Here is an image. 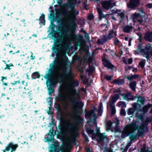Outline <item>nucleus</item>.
Wrapping results in <instances>:
<instances>
[{"label": "nucleus", "instance_id": "obj_51", "mask_svg": "<svg viewBox=\"0 0 152 152\" xmlns=\"http://www.w3.org/2000/svg\"><path fill=\"white\" fill-rule=\"evenodd\" d=\"M48 99L49 100L47 101L48 103H49V105L50 106V107H51L52 105H53V98L51 97H49L48 98Z\"/></svg>", "mask_w": 152, "mask_h": 152}, {"label": "nucleus", "instance_id": "obj_37", "mask_svg": "<svg viewBox=\"0 0 152 152\" xmlns=\"http://www.w3.org/2000/svg\"><path fill=\"white\" fill-rule=\"evenodd\" d=\"M39 20H40L41 23H42L43 25H45V15L42 13L41 16L39 17Z\"/></svg>", "mask_w": 152, "mask_h": 152}, {"label": "nucleus", "instance_id": "obj_46", "mask_svg": "<svg viewBox=\"0 0 152 152\" xmlns=\"http://www.w3.org/2000/svg\"><path fill=\"white\" fill-rule=\"evenodd\" d=\"M120 41L117 37H115V39L114 41V44L115 46H118L120 45Z\"/></svg>", "mask_w": 152, "mask_h": 152}, {"label": "nucleus", "instance_id": "obj_56", "mask_svg": "<svg viewBox=\"0 0 152 152\" xmlns=\"http://www.w3.org/2000/svg\"><path fill=\"white\" fill-rule=\"evenodd\" d=\"M112 107L111 115H114L116 113V110L114 106H113Z\"/></svg>", "mask_w": 152, "mask_h": 152}, {"label": "nucleus", "instance_id": "obj_18", "mask_svg": "<svg viewBox=\"0 0 152 152\" xmlns=\"http://www.w3.org/2000/svg\"><path fill=\"white\" fill-rule=\"evenodd\" d=\"M97 12L99 14V19L100 20H102L103 18H105L107 22H108V20L107 18V16L109 15L108 14H106V15H104L102 13V9L99 8H98Z\"/></svg>", "mask_w": 152, "mask_h": 152}, {"label": "nucleus", "instance_id": "obj_43", "mask_svg": "<svg viewBox=\"0 0 152 152\" xmlns=\"http://www.w3.org/2000/svg\"><path fill=\"white\" fill-rule=\"evenodd\" d=\"M117 15L120 17L121 19V21L123 20L125 18V15L124 12H121L120 13H118Z\"/></svg>", "mask_w": 152, "mask_h": 152}, {"label": "nucleus", "instance_id": "obj_3", "mask_svg": "<svg viewBox=\"0 0 152 152\" xmlns=\"http://www.w3.org/2000/svg\"><path fill=\"white\" fill-rule=\"evenodd\" d=\"M72 25L70 24L69 29H65L64 30L61 31V29L62 28V25L59 26L57 29L58 32L57 33L56 37L55 38L56 44H63L72 39L73 35L77 36L76 35L73 33L75 32L77 28H76L75 30H74L72 29Z\"/></svg>", "mask_w": 152, "mask_h": 152}, {"label": "nucleus", "instance_id": "obj_14", "mask_svg": "<svg viewBox=\"0 0 152 152\" xmlns=\"http://www.w3.org/2000/svg\"><path fill=\"white\" fill-rule=\"evenodd\" d=\"M140 3L139 0H129V4H127V6L128 8L134 9L138 6Z\"/></svg>", "mask_w": 152, "mask_h": 152}, {"label": "nucleus", "instance_id": "obj_41", "mask_svg": "<svg viewBox=\"0 0 152 152\" xmlns=\"http://www.w3.org/2000/svg\"><path fill=\"white\" fill-rule=\"evenodd\" d=\"M138 101L142 104H143L145 102V98L141 96L137 97Z\"/></svg>", "mask_w": 152, "mask_h": 152}, {"label": "nucleus", "instance_id": "obj_44", "mask_svg": "<svg viewBox=\"0 0 152 152\" xmlns=\"http://www.w3.org/2000/svg\"><path fill=\"white\" fill-rule=\"evenodd\" d=\"M144 121L148 125L149 122H152V116L146 118Z\"/></svg>", "mask_w": 152, "mask_h": 152}, {"label": "nucleus", "instance_id": "obj_33", "mask_svg": "<svg viewBox=\"0 0 152 152\" xmlns=\"http://www.w3.org/2000/svg\"><path fill=\"white\" fill-rule=\"evenodd\" d=\"M54 53H52V55L53 56H55V54H57L60 51L59 45H55L53 48Z\"/></svg>", "mask_w": 152, "mask_h": 152}, {"label": "nucleus", "instance_id": "obj_17", "mask_svg": "<svg viewBox=\"0 0 152 152\" xmlns=\"http://www.w3.org/2000/svg\"><path fill=\"white\" fill-rule=\"evenodd\" d=\"M95 115L94 110L91 109L89 111L86 112L85 118L87 120L88 119L90 120L92 118L93 116Z\"/></svg>", "mask_w": 152, "mask_h": 152}, {"label": "nucleus", "instance_id": "obj_63", "mask_svg": "<svg viewBox=\"0 0 152 152\" xmlns=\"http://www.w3.org/2000/svg\"><path fill=\"white\" fill-rule=\"evenodd\" d=\"M19 18H16V19L17 20L15 21L16 23H17L20 26H21L22 25V23H21Z\"/></svg>", "mask_w": 152, "mask_h": 152}, {"label": "nucleus", "instance_id": "obj_7", "mask_svg": "<svg viewBox=\"0 0 152 152\" xmlns=\"http://www.w3.org/2000/svg\"><path fill=\"white\" fill-rule=\"evenodd\" d=\"M137 127V121H133L131 123L128 124L125 126L122 132L121 137L124 139L129 136V135L131 134L130 133L131 129L136 128Z\"/></svg>", "mask_w": 152, "mask_h": 152}, {"label": "nucleus", "instance_id": "obj_5", "mask_svg": "<svg viewBox=\"0 0 152 152\" xmlns=\"http://www.w3.org/2000/svg\"><path fill=\"white\" fill-rule=\"evenodd\" d=\"M67 97L70 101L71 105L74 108L73 112L75 116H77L78 118L77 122H80L82 119V117L80 111L82 110L84 106V103L82 101H78L80 99L79 93L77 94H71L69 93H68Z\"/></svg>", "mask_w": 152, "mask_h": 152}, {"label": "nucleus", "instance_id": "obj_59", "mask_svg": "<svg viewBox=\"0 0 152 152\" xmlns=\"http://www.w3.org/2000/svg\"><path fill=\"white\" fill-rule=\"evenodd\" d=\"M124 78H127L129 80V82H130L134 79L132 76H130L129 75H127V76H125Z\"/></svg>", "mask_w": 152, "mask_h": 152}, {"label": "nucleus", "instance_id": "obj_54", "mask_svg": "<svg viewBox=\"0 0 152 152\" xmlns=\"http://www.w3.org/2000/svg\"><path fill=\"white\" fill-rule=\"evenodd\" d=\"M112 77L113 76L110 75H106L104 76V78L108 81L111 80Z\"/></svg>", "mask_w": 152, "mask_h": 152}, {"label": "nucleus", "instance_id": "obj_58", "mask_svg": "<svg viewBox=\"0 0 152 152\" xmlns=\"http://www.w3.org/2000/svg\"><path fill=\"white\" fill-rule=\"evenodd\" d=\"M120 115H121L125 116L126 115V112L125 109L124 108L121 109L120 111Z\"/></svg>", "mask_w": 152, "mask_h": 152}, {"label": "nucleus", "instance_id": "obj_20", "mask_svg": "<svg viewBox=\"0 0 152 152\" xmlns=\"http://www.w3.org/2000/svg\"><path fill=\"white\" fill-rule=\"evenodd\" d=\"M119 95H121L123 96V98L125 100H127V99H129V100H133L134 98V96L131 94L130 92L127 93H121L119 94Z\"/></svg>", "mask_w": 152, "mask_h": 152}, {"label": "nucleus", "instance_id": "obj_53", "mask_svg": "<svg viewBox=\"0 0 152 152\" xmlns=\"http://www.w3.org/2000/svg\"><path fill=\"white\" fill-rule=\"evenodd\" d=\"M6 67L4 68L5 69H9L10 70L11 69L10 68L11 66H14V65L12 63H10L9 64H6Z\"/></svg>", "mask_w": 152, "mask_h": 152}, {"label": "nucleus", "instance_id": "obj_61", "mask_svg": "<svg viewBox=\"0 0 152 152\" xmlns=\"http://www.w3.org/2000/svg\"><path fill=\"white\" fill-rule=\"evenodd\" d=\"M20 52V51L19 50H18L17 51H14V50H11L9 51V53L10 54H11L12 55H13L14 54H15L16 53H19Z\"/></svg>", "mask_w": 152, "mask_h": 152}, {"label": "nucleus", "instance_id": "obj_52", "mask_svg": "<svg viewBox=\"0 0 152 152\" xmlns=\"http://www.w3.org/2000/svg\"><path fill=\"white\" fill-rule=\"evenodd\" d=\"M79 58L78 56L77 55H74L72 57V61L74 62H76L77 61H79Z\"/></svg>", "mask_w": 152, "mask_h": 152}, {"label": "nucleus", "instance_id": "obj_1", "mask_svg": "<svg viewBox=\"0 0 152 152\" xmlns=\"http://www.w3.org/2000/svg\"><path fill=\"white\" fill-rule=\"evenodd\" d=\"M58 66V63L56 60L53 61L52 63L49 65V69L47 73L44 76V78L47 80L46 84L48 91L49 94L52 96V94L55 93L53 88L58 83L64 82L72 74V66L67 64L62 69V72H59L57 78H54L56 71Z\"/></svg>", "mask_w": 152, "mask_h": 152}, {"label": "nucleus", "instance_id": "obj_49", "mask_svg": "<svg viewBox=\"0 0 152 152\" xmlns=\"http://www.w3.org/2000/svg\"><path fill=\"white\" fill-rule=\"evenodd\" d=\"M27 92H29L28 93H27V94H28V97L29 100H31L32 99V91H29V89H27Z\"/></svg>", "mask_w": 152, "mask_h": 152}, {"label": "nucleus", "instance_id": "obj_50", "mask_svg": "<svg viewBox=\"0 0 152 152\" xmlns=\"http://www.w3.org/2000/svg\"><path fill=\"white\" fill-rule=\"evenodd\" d=\"M89 69H87V71L89 73V75H91L93 71L94 67L91 66L89 65Z\"/></svg>", "mask_w": 152, "mask_h": 152}, {"label": "nucleus", "instance_id": "obj_62", "mask_svg": "<svg viewBox=\"0 0 152 152\" xmlns=\"http://www.w3.org/2000/svg\"><path fill=\"white\" fill-rule=\"evenodd\" d=\"M3 85L5 86L3 88V89L4 90H5L8 88V83H6L5 82H2Z\"/></svg>", "mask_w": 152, "mask_h": 152}, {"label": "nucleus", "instance_id": "obj_42", "mask_svg": "<svg viewBox=\"0 0 152 152\" xmlns=\"http://www.w3.org/2000/svg\"><path fill=\"white\" fill-rule=\"evenodd\" d=\"M137 118L140 120H141L142 121H144V115L142 113H140L137 115Z\"/></svg>", "mask_w": 152, "mask_h": 152}, {"label": "nucleus", "instance_id": "obj_45", "mask_svg": "<svg viewBox=\"0 0 152 152\" xmlns=\"http://www.w3.org/2000/svg\"><path fill=\"white\" fill-rule=\"evenodd\" d=\"M134 110L132 107L129 108L127 111V114L128 115H132L135 112Z\"/></svg>", "mask_w": 152, "mask_h": 152}, {"label": "nucleus", "instance_id": "obj_30", "mask_svg": "<svg viewBox=\"0 0 152 152\" xmlns=\"http://www.w3.org/2000/svg\"><path fill=\"white\" fill-rule=\"evenodd\" d=\"M54 130L52 129L49 130L50 137L47 138V140L49 142H51L52 140H54Z\"/></svg>", "mask_w": 152, "mask_h": 152}, {"label": "nucleus", "instance_id": "obj_64", "mask_svg": "<svg viewBox=\"0 0 152 152\" xmlns=\"http://www.w3.org/2000/svg\"><path fill=\"white\" fill-rule=\"evenodd\" d=\"M137 21L139 22L140 25H142L144 24V21L142 19H138Z\"/></svg>", "mask_w": 152, "mask_h": 152}, {"label": "nucleus", "instance_id": "obj_36", "mask_svg": "<svg viewBox=\"0 0 152 152\" xmlns=\"http://www.w3.org/2000/svg\"><path fill=\"white\" fill-rule=\"evenodd\" d=\"M50 30L51 34L52 37L55 38L56 35H57V33L58 31V32L55 30V28H50Z\"/></svg>", "mask_w": 152, "mask_h": 152}, {"label": "nucleus", "instance_id": "obj_31", "mask_svg": "<svg viewBox=\"0 0 152 152\" xmlns=\"http://www.w3.org/2000/svg\"><path fill=\"white\" fill-rule=\"evenodd\" d=\"M137 84V82L136 81H133L130 83L129 86L133 91H135Z\"/></svg>", "mask_w": 152, "mask_h": 152}, {"label": "nucleus", "instance_id": "obj_27", "mask_svg": "<svg viewBox=\"0 0 152 152\" xmlns=\"http://www.w3.org/2000/svg\"><path fill=\"white\" fill-rule=\"evenodd\" d=\"M41 75L38 72L36 71L33 72L31 75V79L32 80L39 79Z\"/></svg>", "mask_w": 152, "mask_h": 152}, {"label": "nucleus", "instance_id": "obj_60", "mask_svg": "<svg viewBox=\"0 0 152 152\" xmlns=\"http://www.w3.org/2000/svg\"><path fill=\"white\" fill-rule=\"evenodd\" d=\"M132 107H132V109H133L134 110V111H135L138 110V108L136 103H135L133 104H132Z\"/></svg>", "mask_w": 152, "mask_h": 152}, {"label": "nucleus", "instance_id": "obj_11", "mask_svg": "<svg viewBox=\"0 0 152 152\" xmlns=\"http://www.w3.org/2000/svg\"><path fill=\"white\" fill-rule=\"evenodd\" d=\"M149 45H147L144 48H142V44L141 43H139L137 47V50L138 52L140 53L144 57V55H147V56H148V50L149 49Z\"/></svg>", "mask_w": 152, "mask_h": 152}, {"label": "nucleus", "instance_id": "obj_29", "mask_svg": "<svg viewBox=\"0 0 152 152\" xmlns=\"http://www.w3.org/2000/svg\"><path fill=\"white\" fill-rule=\"evenodd\" d=\"M152 107V104L148 103L147 105H145L142 109V112L143 113L147 112L149 108Z\"/></svg>", "mask_w": 152, "mask_h": 152}, {"label": "nucleus", "instance_id": "obj_28", "mask_svg": "<svg viewBox=\"0 0 152 152\" xmlns=\"http://www.w3.org/2000/svg\"><path fill=\"white\" fill-rule=\"evenodd\" d=\"M52 12L54 13V10H51ZM50 16L51 18H53V20H51L50 22V26H51V28H55L56 27V25L54 24V22H55L56 20V19L55 18V14L54 13L50 15Z\"/></svg>", "mask_w": 152, "mask_h": 152}, {"label": "nucleus", "instance_id": "obj_25", "mask_svg": "<svg viewBox=\"0 0 152 152\" xmlns=\"http://www.w3.org/2000/svg\"><path fill=\"white\" fill-rule=\"evenodd\" d=\"M125 82V80L124 79H115L112 82L114 84L119 85H123L124 84Z\"/></svg>", "mask_w": 152, "mask_h": 152}, {"label": "nucleus", "instance_id": "obj_8", "mask_svg": "<svg viewBox=\"0 0 152 152\" xmlns=\"http://www.w3.org/2000/svg\"><path fill=\"white\" fill-rule=\"evenodd\" d=\"M115 36H117L116 31H114L113 28L110 30L108 34L107 35H103L101 39H98L97 42L99 45H103L106 43L108 40H111Z\"/></svg>", "mask_w": 152, "mask_h": 152}, {"label": "nucleus", "instance_id": "obj_57", "mask_svg": "<svg viewBox=\"0 0 152 152\" xmlns=\"http://www.w3.org/2000/svg\"><path fill=\"white\" fill-rule=\"evenodd\" d=\"M114 130L115 132H120L121 131V130L119 126H115L114 128Z\"/></svg>", "mask_w": 152, "mask_h": 152}, {"label": "nucleus", "instance_id": "obj_32", "mask_svg": "<svg viewBox=\"0 0 152 152\" xmlns=\"http://www.w3.org/2000/svg\"><path fill=\"white\" fill-rule=\"evenodd\" d=\"M149 49L148 50V56H147V55L144 56L143 57L146 58L147 61L150 60L151 56L150 54L152 56V48L151 45H149Z\"/></svg>", "mask_w": 152, "mask_h": 152}, {"label": "nucleus", "instance_id": "obj_19", "mask_svg": "<svg viewBox=\"0 0 152 152\" xmlns=\"http://www.w3.org/2000/svg\"><path fill=\"white\" fill-rule=\"evenodd\" d=\"M102 7L105 9L108 10L110 8L113 7L111 1H104L102 3Z\"/></svg>", "mask_w": 152, "mask_h": 152}, {"label": "nucleus", "instance_id": "obj_21", "mask_svg": "<svg viewBox=\"0 0 152 152\" xmlns=\"http://www.w3.org/2000/svg\"><path fill=\"white\" fill-rule=\"evenodd\" d=\"M50 150H49L50 152H58L59 146L57 142H54L53 143H52L50 146Z\"/></svg>", "mask_w": 152, "mask_h": 152}, {"label": "nucleus", "instance_id": "obj_40", "mask_svg": "<svg viewBox=\"0 0 152 152\" xmlns=\"http://www.w3.org/2000/svg\"><path fill=\"white\" fill-rule=\"evenodd\" d=\"M60 103H59V102H55L54 104V107L56 110H59L61 109V105Z\"/></svg>", "mask_w": 152, "mask_h": 152}, {"label": "nucleus", "instance_id": "obj_9", "mask_svg": "<svg viewBox=\"0 0 152 152\" xmlns=\"http://www.w3.org/2000/svg\"><path fill=\"white\" fill-rule=\"evenodd\" d=\"M148 125L143 121L142 123L139 127L137 132L138 134L140 137H143L145 132L148 131Z\"/></svg>", "mask_w": 152, "mask_h": 152}, {"label": "nucleus", "instance_id": "obj_35", "mask_svg": "<svg viewBox=\"0 0 152 152\" xmlns=\"http://www.w3.org/2000/svg\"><path fill=\"white\" fill-rule=\"evenodd\" d=\"M140 13H137L135 12L134 13L131 17V18L134 22H135L137 21L138 19V18L140 17Z\"/></svg>", "mask_w": 152, "mask_h": 152}, {"label": "nucleus", "instance_id": "obj_16", "mask_svg": "<svg viewBox=\"0 0 152 152\" xmlns=\"http://www.w3.org/2000/svg\"><path fill=\"white\" fill-rule=\"evenodd\" d=\"M136 129V128H134L130 130V133H131V134L129 135V138L131 141H133L137 139H138V137L140 136L138 134V133H137V134H135Z\"/></svg>", "mask_w": 152, "mask_h": 152}, {"label": "nucleus", "instance_id": "obj_4", "mask_svg": "<svg viewBox=\"0 0 152 152\" xmlns=\"http://www.w3.org/2000/svg\"><path fill=\"white\" fill-rule=\"evenodd\" d=\"M72 25L70 24L69 29H65L64 30L61 31V29L62 28V25L59 26L57 29L58 32L57 33L56 37L55 38L56 44H63L72 39L73 35L77 36L76 35L73 33L75 32L77 28H76L75 30H74L72 29Z\"/></svg>", "mask_w": 152, "mask_h": 152}, {"label": "nucleus", "instance_id": "obj_34", "mask_svg": "<svg viewBox=\"0 0 152 152\" xmlns=\"http://www.w3.org/2000/svg\"><path fill=\"white\" fill-rule=\"evenodd\" d=\"M57 110V115L58 117V119L59 120H61L63 118V116L62 111L61 109Z\"/></svg>", "mask_w": 152, "mask_h": 152}, {"label": "nucleus", "instance_id": "obj_6", "mask_svg": "<svg viewBox=\"0 0 152 152\" xmlns=\"http://www.w3.org/2000/svg\"><path fill=\"white\" fill-rule=\"evenodd\" d=\"M76 3L72 1L69 2L65 6L68 7L71 10L66 12L65 14L66 15H70L72 16L71 18L70 19V24L72 25V28L73 30H75V28H77V24L76 23L75 21L77 20V16L79 15V11L77 10L75 8Z\"/></svg>", "mask_w": 152, "mask_h": 152}, {"label": "nucleus", "instance_id": "obj_48", "mask_svg": "<svg viewBox=\"0 0 152 152\" xmlns=\"http://www.w3.org/2000/svg\"><path fill=\"white\" fill-rule=\"evenodd\" d=\"M86 132L89 135L90 134H94V130L91 129H86Z\"/></svg>", "mask_w": 152, "mask_h": 152}, {"label": "nucleus", "instance_id": "obj_15", "mask_svg": "<svg viewBox=\"0 0 152 152\" xmlns=\"http://www.w3.org/2000/svg\"><path fill=\"white\" fill-rule=\"evenodd\" d=\"M6 147L9 151L10 150V152H14L16 151L18 145L16 143L14 144L12 142H10L7 144Z\"/></svg>", "mask_w": 152, "mask_h": 152}, {"label": "nucleus", "instance_id": "obj_22", "mask_svg": "<svg viewBox=\"0 0 152 152\" xmlns=\"http://www.w3.org/2000/svg\"><path fill=\"white\" fill-rule=\"evenodd\" d=\"M144 38L145 40L150 42H152V31H148L145 34Z\"/></svg>", "mask_w": 152, "mask_h": 152}, {"label": "nucleus", "instance_id": "obj_39", "mask_svg": "<svg viewBox=\"0 0 152 152\" xmlns=\"http://www.w3.org/2000/svg\"><path fill=\"white\" fill-rule=\"evenodd\" d=\"M145 60L143 59L141 61L139 62V66H140L142 69H143L145 65Z\"/></svg>", "mask_w": 152, "mask_h": 152}, {"label": "nucleus", "instance_id": "obj_12", "mask_svg": "<svg viewBox=\"0 0 152 152\" xmlns=\"http://www.w3.org/2000/svg\"><path fill=\"white\" fill-rule=\"evenodd\" d=\"M55 99L56 102L61 103L65 100V97L62 88L59 89L57 96L55 97Z\"/></svg>", "mask_w": 152, "mask_h": 152}, {"label": "nucleus", "instance_id": "obj_10", "mask_svg": "<svg viewBox=\"0 0 152 152\" xmlns=\"http://www.w3.org/2000/svg\"><path fill=\"white\" fill-rule=\"evenodd\" d=\"M79 82L77 80H74V79L71 80V83L69 85V86L70 87V91L72 94H77L79 93L75 88V87L79 86Z\"/></svg>", "mask_w": 152, "mask_h": 152}, {"label": "nucleus", "instance_id": "obj_26", "mask_svg": "<svg viewBox=\"0 0 152 152\" xmlns=\"http://www.w3.org/2000/svg\"><path fill=\"white\" fill-rule=\"evenodd\" d=\"M133 28L132 26L129 25H127L124 26L123 28V31L125 33H129L132 31V29Z\"/></svg>", "mask_w": 152, "mask_h": 152}, {"label": "nucleus", "instance_id": "obj_47", "mask_svg": "<svg viewBox=\"0 0 152 152\" xmlns=\"http://www.w3.org/2000/svg\"><path fill=\"white\" fill-rule=\"evenodd\" d=\"M28 93V92H27V89L25 91H23L22 93L21 94V97L23 98L26 97L27 93Z\"/></svg>", "mask_w": 152, "mask_h": 152}, {"label": "nucleus", "instance_id": "obj_24", "mask_svg": "<svg viewBox=\"0 0 152 152\" xmlns=\"http://www.w3.org/2000/svg\"><path fill=\"white\" fill-rule=\"evenodd\" d=\"M105 133H101L97 136L98 138L97 140L98 141L103 142L107 138V136L105 135Z\"/></svg>", "mask_w": 152, "mask_h": 152}, {"label": "nucleus", "instance_id": "obj_38", "mask_svg": "<svg viewBox=\"0 0 152 152\" xmlns=\"http://www.w3.org/2000/svg\"><path fill=\"white\" fill-rule=\"evenodd\" d=\"M77 38L78 41V43H79L80 44H81L82 42L84 41V37L83 35H79L78 37H77Z\"/></svg>", "mask_w": 152, "mask_h": 152}, {"label": "nucleus", "instance_id": "obj_2", "mask_svg": "<svg viewBox=\"0 0 152 152\" xmlns=\"http://www.w3.org/2000/svg\"><path fill=\"white\" fill-rule=\"evenodd\" d=\"M75 124L72 122L71 120H68L67 122L60 124L58 126L59 130L57 131V136L58 139H64L69 133L71 135L70 138L71 142L74 143H76V138L79 135L76 127L81 124L83 120V118L82 117L80 122H77V120L78 119L77 116H75Z\"/></svg>", "mask_w": 152, "mask_h": 152}, {"label": "nucleus", "instance_id": "obj_23", "mask_svg": "<svg viewBox=\"0 0 152 152\" xmlns=\"http://www.w3.org/2000/svg\"><path fill=\"white\" fill-rule=\"evenodd\" d=\"M119 98V94H114L113 97L111 98L110 103V107H112V104H114L115 103L117 100Z\"/></svg>", "mask_w": 152, "mask_h": 152}, {"label": "nucleus", "instance_id": "obj_13", "mask_svg": "<svg viewBox=\"0 0 152 152\" xmlns=\"http://www.w3.org/2000/svg\"><path fill=\"white\" fill-rule=\"evenodd\" d=\"M102 64L104 66L111 70H113L115 66L108 59L105 58H102Z\"/></svg>", "mask_w": 152, "mask_h": 152}, {"label": "nucleus", "instance_id": "obj_55", "mask_svg": "<svg viewBox=\"0 0 152 152\" xmlns=\"http://www.w3.org/2000/svg\"><path fill=\"white\" fill-rule=\"evenodd\" d=\"M94 16L93 14L92 13H91L88 16V19L90 20H91L94 19Z\"/></svg>", "mask_w": 152, "mask_h": 152}]
</instances>
